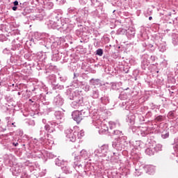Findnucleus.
<instances>
[{
    "mask_svg": "<svg viewBox=\"0 0 178 178\" xmlns=\"http://www.w3.org/2000/svg\"><path fill=\"white\" fill-rule=\"evenodd\" d=\"M13 145H15V147H17V146L19 145V143H13Z\"/></svg>",
    "mask_w": 178,
    "mask_h": 178,
    "instance_id": "nucleus-9",
    "label": "nucleus"
},
{
    "mask_svg": "<svg viewBox=\"0 0 178 178\" xmlns=\"http://www.w3.org/2000/svg\"><path fill=\"white\" fill-rule=\"evenodd\" d=\"M13 10H17V6L13 7Z\"/></svg>",
    "mask_w": 178,
    "mask_h": 178,
    "instance_id": "nucleus-8",
    "label": "nucleus"
},
{
    "mask_svg": "<svg viewBox=\"0 0 178 178\" xmlns=\"http://www.w3.org/2000/svg\"><path fill=\"white\" fill-rule=\"evenodd\" d=\"M44 129H45V130H47V131H49V133H53L54 132V129H51V127L49 125H45Z\"/></svg>",
    "mask_w": 178,
    "mask_h": 178,
    "instance_id": "nucleus-3",
    "label": "nucleus"
},
{
    "mask_svg": "<svg viewBox=\"0 0 178 178\" xmlns=\"http://www.w3.org/2000/svg\"><path fill=\"white\" fill-rule=\"evenodd\" d=\"M152 19V17H149V20H151Z\"/></svg>",
    "mask_w": 178,
    "mask_h": 178,
    "instance_id": "nucleus-10",
    "label": "nucleus"
},
{
    "mask_svg": "<svg viewBox=\"0 0 178 178\" xmlns=\"http://www.w3.org/2000/svg\"><path fill=\"white\" fill-rule=\"evenodd\" d=\"M99 56H102L104 55V51L102 49H99L97 50V54Z\"/></svg>",
    "mask_w": 178,
    "mask_h": 178,
    "instance_id": "nucleus-4",
    "label": "nucleus"
},
{
    "mask_svg": "<svg viewBox=\"0 0 178 178\" xmlns=\"http://www.w3.org/2000/svg\"><path fill=\"white\" fill-rule=\"evenodd\" d=\"M108 149H109V146L108 145H103L99 148L98 152L99 154H106V152H108Z\"/></svg>",
    "mask_w": 178,
    "mask_h": 178,
    "instance_id": "nucleus-2",
    "label": "nucleus"
},
{
    "mask_svg": "<svg viewBox=\"0 0 178 178\" xmlns=\"http://www.w3.org/2000/svg\"><path fill=\"white\" fill-rule=\"evenodd\" d=\"M72 118L74 119V120H75V122H76V123H79L81 122V120H83V117L81 116V113H80V111H75L72 112Z\"/></svg>",
    "mask_w": 178,
    "mask_h": 178,
    "instance_id": "nucleus-1",
    "label": "nucleus"
},
{
    "mask_svg": "<svg viewBox=\"0 0 178 178\" xmlns=\"http://www.w3.org/2000/svg\"><path fill=\"white\" fill-rule=\"evenodd\" d=\"M147 168H151L150 166H148Z\"/></svg>",
    "mask_w": 178,
    "mask_h": 178,
    "instance_id": "nucleus-12",
    "label": "nucleus"
},
{
    "mask_svg": "<svg viewBox=\"0 0 178 178\" xmlns=\"http://www.w3.org/2000/svg\"><path fill=\"white\" fill-rule=\"evenodd\" d=\"M12 125H13V126H15V123H13Z\"/></svg>",
    "mask_w": 178,
    "mask_h": 178,
    "instance_id": "nucleus-11",
    "label": "nucleus"
},
{
    "mask_svg": "<svg viewBox=\"0 0 178 178\" xmlns=\"http://www.w3.org/2000/svg\"><path fill=\"white\" fill-rule=\"evenodd\" d=\"M17 5H19V1H14V6H17Z\"/></svg>",
    "mask_w": 178,
    "mask_h": 178,
    "instance_id": "nucleus-7",
    "label": "nucleus"
},
{
    "mask_svg": "<svg viewBox=\"0 0 178 178\" xmlns=\"http://www.w3.org/2000/svg\"><path fill=\"white\" fill-rule=\"evenodd\" d=\"M72 139H70V141H72V143H74L76 141V136H73V134H70Z\"/></svg>",
    "mask_w": 178,
    "mask_h": 178,
    "instance_id": "nucleus-6",
    "label": "nucleus"
},
{
    "mask_svg": "<svg viewBox=\"0 0 178 178\" xmlns=\"http://www.w3.org/2000/svg\"><path fill=\"white\" fill-rule=\"evenodd\" d=\"M156 122H162L163 120V118H162V115H159L157 118H156Z\"/></svg>",
    "mask_w": 178,
    "mask_h": 178,
    "instance_id": "nucleus-5",
    "label": "nucleus"
}]
</instances>
